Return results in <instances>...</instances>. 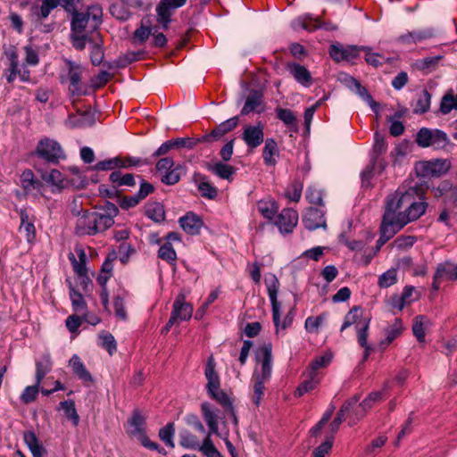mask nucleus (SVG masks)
I'll return each instance as SVG.
<instances>
[{
  "label": "nucleus",
  "instance_id": "nucleus-24",
  "mask_svg": "<svg viewBox=\"0 0 457 457\" xmlns=\"http://www.w3.org/2000/svg\"><path fill=\"white\" fill-rule=\"evenodd\" d=\"M68 77L70 79L69 90L72 95H80L79 84L81 81L82 68L78 63L66 61Z\"/></svg>",
  "mask_w": 457,
  "mask_h": 457
},
{
  "label": "nucleus",
  "instance_id": "nucleus-28",
  "mask_svg": "<svg viewBox=\"0 0 457 457\" xmlns=\"http://www.w3.org/2000/svg\"><path fill=\"white\" fill-rule=\"evenodd\" d=\"M264 283L266 285L268 295L271 303L272 312H277L278 305H280L278 301L279 281L274 274H268L265 277Z\"/></svg>",
  "mask_w": 457,
  "mask_h": 457
},
{
  "label": "nucleus",
  "instance_id": "nucleus-30",
  "mask_svg": "<svg viewBox=\"0 0 457 457\" xmlns=\"http://www.w3.org/2000/svg\"><path fill=\"white\" fill-rule=\"evenodd\" d=\"M23 440L30 450L33 457H43L46 450L42 445H40L36 434L33 431L24 432Z\"/></svg>",
  "mask_w": 457,
  "mask_h": 457
},
{
  "label": "nucleus",
  "instance_id": "nucleus-16",
  "mask_svg": "<svg viewBox=\"0 0 457 457\" xmlns=\"http://www.w3.org/2000/svg\"><path fill=\"white\" fill-rule=\"evenodd\" d=\"M298 222V212L294 209H284L278 215L275 224L281 233H291Z\"/></svg>",
  "mask_w": 457,
  "mask_h": 457
},
{
  "label": "nucleus",
  "instance_id": "nucleus-8",
  "mask_svg": "<svg viewBox=\"0 0 457 457\" xmlns=\"http://www.w3.org/2000/svg\"><path fill=\"white\" fill-rule=\"evenodd\" d=\"M271 350L272 346L270 343H264L258 348L255 357L257 361L260 362L261 368L260 370L258 368L255 369L253 377L265 380H269L270 378L272 370Z\"/></svg>",
  "mask_w": 457,
  "mask_h": 457
},
{
  "label": "nucleus",
  "instance_id": "nucleus-42",
  "mask_svg": "<svg viewBox=\"0 0 457 457\" xmlns=\"http://www.w3.org/2000/svg\"><path fill=\"white\" fill-rule=\"evenodd\" d=\"M59 4L60 0H42L41 5L33 7V11L35 10V13L39 20H45Z\"/></svg>",
  "mask_w": 457,
  "mask_h": 457
},
{
  "label": "nucleus",
  "instance_id": "nucleus-54",
  "mask_svg": "<svg viewBox=\"0 0 457 457\" xmlns=\"http://www.w3.org/2000/svg\"><path fill=\"white\" fill-rule=\"evenodd\" d=\"M51 361L49 358H46L44 361H37L36 363V382L37 386L41 385V382L45 376L51 370Z\"/></svg>",
  "mask_w": 457,
  "mask_h": 457
},
{
  "label": "nucleus",
  "instance_id": "nucleus-44",
  "mask_svg": "<svg viewBox=\"0 0 457 457\" xmlns=\"http://www.w3.org/2000/svg\"><path fill=\"white\" fill-rule=\"evenodd\" d=\"M145 214L155 222H161L165 218L164 208L159 203L149 204L145 208Z\"/></svg>",
  "mask_w": 457,
  "mask_h": 457
},
{
  "label": "nucleus",
  "instance_id": "nucleus-36",
  "mask_svg": "<svg viewBox=\"0 0 457 457\" xmlns=\"http://www.w3.org/2000/svg\"><path fill=\"white\" fill-rule=\"evenodd\" d=\"M272 320L276 328V333L278 334L280 330H285L292 325L294 320V309L290 310L281 321L280 305H278L277 312H272Z\"/></svg>",
  "mask_w": 457,
  "mask_h": 457
},
{
  "label": "nucleus",
  "instance_id": "nucleus-49",
  "mask_svg": "<svg viewBox=\"0 0 457 457\" xmlns=\"http://www.w3.org/2000/svg\"><path fill=\"white\" fill-rule=\"evenodd\" d=\"M158 257L170 264H174L177 260V253L170 242L163 244L158 251Z\"/></svg>",
  "mask_w": 457,
  "mask_h": 457
},
{
  "label": "nucleus",
  "instance_id": "nucleus-39",
  "mask_svg": "<svg viewBox=\"0 0 457 457\" xmlns=\"http://www.w3.org/2000/svg\"><path fill=\"white\" fill-rule=\"evenodd\" d=\"M209 170L213 174L217 175L223 179H231V177L235 173L236 170L234 167L223 163L221 162H215L212 165H209Z\"/></svg>",
  "mask_w": 457,
  "mask_h": 457
},
{
  "label": "nucleus",
  "instance_id": "nucleus-50",
  "mask_svg": "<svg viewBox=\"0 0 457 457\" xmlns=\"http://www.w3.org/2000/svg\"><path fill=\"white\" fill-rule=\"evenodd\" d=\"M61 406L67 419L71 420L73 426L77 427L79 422V416L76 411L73 401H64L61 403Z\"/></svg>",
  "mask_w": 457,
  "mask_h": 457
},
{
  "label": "nucleus",
  "instance_id": "nucleus-11",
  "mask_svg": "<svg viewBox=\"0 0 457 457\" xmlns=\"http://www.w3.org/2000/svg\"><path fill=\"white\" fill-rule=\"evenodd\" d=\"M456 279L457 272L454 267V263L450 261H445L437 264L436 266V272L433 277L432 288L435 291H437L442 281H454Z\"/></svg>",
  "mask_w": 457,
  "mask_h": 457
},
{
  "label": "nucleus",
  "instance_id": "nucleus-59",
  "mask_svg": "<svg viewBox=\"0 0 457 457\" xmlns=\"http://www.w3.org/2000/svg\"><path fill=\"white\" fill-rule=\"evenodd\" d=\"M120 165H122V159L114 157L97 162L92 169L94 170H110L114 168H119Z\"/></svg>",
  "mask_w": 457,
  "mask_h": 457
},
{
  "label": "nucleus",
  "instance_id": "nucleus-3",
  "mask_svg": "<svg viewBox=\"0 0 457 457\" xmlns=\"http://www.w3.org/2000/svg\"><path fill=\"white\" fill-rule=\"evenodd\" d=\"M102 8L97 4L90 5L86 12H75L71 17V30L73 33L95 32L102 23Z\"/></svg>",
  "mask_w": 457,
  "mask_h": 457
},
{
  "label": "nucleus",
  "instance_id": "nucleus-15",
  "mask_svg": "<svg viewBox=\"0 0 457 457\" xmlns=\"http://www.w3.org/2000/svg\"><path fill=\"white\" fill-rule=\"evenodd\" d=\"M193 306L186 302V296L183 293H179L172 305L170 316L178 322L188 320L192 317Z\"/></svg>",
  "mask_w": 457,
  "mask_h": 457
},
{
  "label": "nucleus",
  "instance_id": "nucleus-48",
  "mask_svg": "<svg viewBox=\"0 0 457 457\" xmlns=\"http://www.w3.org/2000/svg\"><path fill=\"white\" fill-rule=\"evenodd\" d=\"M175 434V428L172 422L168 423L166 426L162 428L159 431L160 439L169 447L174 448L175 444L173 441Z\"/></svg>",
  "mask_w": 457,
  "mask_h": 457
},
{
  "label": "nucleus",
  "instance_id": "nucleus-61",
  "mask_svg": "<svg viewBox=\"0 0 457 457\" xmlns=\"http://www.w3.org/2000/svg\"><path fill=\"white\" fill-rule=\"evenodd\" d=\"M306 198L310 204L323 205L322 191L315 186H310L306 190Z\"/></svg>",
  "mask_w": 457,
  "mask_h": 457
},
{
  "label": "nucleus",
  "instance_id": "nucleus-32",
  "mask_svg": "<svg viewBox=\"0 0 457 457\" xmlns=\"http://www.w3.org/2000/svg\"><path fill=\"white\" fill-rule=\"evenodd\" d=\"M23 440L30 450L33 457H43L46 450L42 445H40L36 434L33 431L24 432Z\"/></svg>",
  "mask_w": 457,
  "mask_h": 457
},
{
  "label": "nucleus",
  "instance_id": "nucleus-21",
  "mask_svg": "<svg viewBox=\"0 0 457 457\" xmlns=\"http://www.w3.org/2000/svg\"><path fill=\"white\" fill-rule=\"evenodd\" d=\"M287 70L296 82L305 87H309L312 83L311 72L303 65L296 62H288Z\"/></svg>",
  "mask_w": 457,
  "mask_h": 457
},
{
  "label": "nucleus",
  "instance_id": "nucleus-33",
  "mask_svg": "<svg viewBox=\"0 0 457 457\" xmlns=\"http://www.w3.org/2000/svg\"><path fill=\"white\" fill-rule=\"evenodd\" d=\"M257 210L267 220H272L278 211L277 203L271 198L262 199L257 202Z\"/></svg>",
  "mask_w": 457,
  "mask_h": 457
},
{
  "label": "nucleus",
  "instance_id": "nucleus-62",
  "mask_svg": "<svg viewBox=\"0 0 457 457\" xmlns=\"http://www.w3.org/2000/svg\"><path fill=\"white\" fill-rule=\"evenodd\" d=\"M326 319V315L324 313L313 317L310 316L305 320L304 327L305 329L310 333H315L318 331L320 325L323 323V321Z\"/></svg>",
  "mask_w": 457,
  "mask_h": 457
},
{
  "label": "nucleus",
  "instance_id": "nucleus-46",
  "mask_svg": "<svg viewBox=\"0 0 457 457\" xmlns=\"http://www.w3.org/2000/svg\"><path fill=\"white\" fill-rule=\"evenodd\" d=\"M348 80L351 83L350 85L354 86V87L356 88L357 94L370 104V106L371 107V109L374 112H377L378 104L373 100L372 96L368 93L367 89L364 87H362L361 85V83L353 77H349Z\"/></svg>",
  "mask_w": 457,
  "mask_h": 457
},
{
  "label": "nucleus",
  "instance_id": "nucleus-7",
  "mask_svg": "<svg viewBox=\"0 0 457 457\" xmlns=\"http://www.w3.org/2000/svg\"><path fill=\"white\" fill-rule=\"evenodd\" d=\"M416 142L421 147H433L434 149H445L450 143L446 133L440 129L422 128L416 136Z\"/></svg>",
  "mask_w": 457,
  "mask_h": 457
},
{
  "label": "nucleus",
  "instance_id": "nucleus-37",
  "mask_svg": "<svg viewBox=\"0 0 457 457\" xmlns=\"http://www.w3.org/2000/svg\"><path fill=\"white\" fill-rule=\"evenodd\" d=\"M277 118L281 120L287 128L297 130V120L294 112L290 109L278 107L276 109Z\"/></svg>",
  "mask_w": 457,
  "mask_h": 457
},
{
  "label": "nucleus",
  "instance_id": "nucleus-57",
  "mask_svg": "<svg viewBox=\"0 0 457 457\" xmlns=\"http://www.w3.org/2000/svg\"><path fill=\"white\" fill-rule=\"evenodd\" d=\"M70 298L71 300L73 309L76 312H80L86 309L87 304L82 295L73 288L71 283H70Z\"/></svg>",
  "mask_w": 457,
  "mask_h": 457
},
{
  "label": "nucleus",
  "instance_id": "nucleus-27",
  "mask_svg": "<svg viewBox=\"0 0 457 457\" xmlns=\"http://www.w3.org/2000/svg\"><path fill=\"white\" fill-rule=\"evenodd\" d=\"M179 224L187 234L196 235L199 233L203 222L197 215L188 212L179 219Z\"/></svg>",
  "mask_w": 457,
  "mask_h": 457
},
{
  "label": "nucleus",
  "instance_id": "nucleus-13",
  "mask_svg": "<svg viewBox=\"0 0 457 457\" xmlns=\"http://www.w3.org/2000/svg\"><path fill=\"white\" fill-rule=\"evenodd\" d=\"M242 139L248 148L254 149L264 141L263 125L259 122L256 125H247L244 128Z\"/></svg>",
  "mask_w": 457,
  "mask_h": 457
},
{
  "label": "nucleus",
  "instance_id": "nucleus-55",
  "mask_svg": "<svg viewBox=\"0 0 457 457\" xmlns=\"http://www.w3.org/2000/svg\"><path fill=\"white\" fill-rule=\"evenodd\" d=\"M431 96L427 90H423L419 98L417 99L414 112L417 113L426 112L430 106Z\"/></svg>",
  "mask_w": 457,
  "mask_h": 457
},
{
  "label": "nucleus",
  "instance_id": "nucleus-9",
  "mask_svg": "<svg viewBox=\"0 0 457 457\" xmlns=\"http://www.w3.org/2000/svg\"><path fill=\"white\" fill-rule=\"evenodd\" d=\"M187 0H161L156 7V21L163 29H167L174 12L184 6Z\"/></svg>",
  "mask_w": 457,
  "mask_h": 457
},
{
  "label": "nucleus",
  "instance_id": "nucleus-60",
  "mask_svg": "<svg viewBox=\"0 0 457 457\" xmlns=\"http://www.w3.org/2000/svg\"><path fill=\"white\" fill-rule=\"evenodd\" d=\"M39 388L40 386L37 384L26 386L21 395V401L25 404L34 402L37 399Z\"/></svg>",
  "mask_w": 457,
  "mask_h": 457
},
{
  "label": "nucleus",
  "instance_id": "nucleus-12",
  "mask_svg": "<svg viewBox=\"0 0 457 457\" xmlns=\"http://www.w3.org/2000/svg\"><path fill=\"white\" fill-rule=\"evenodd\" d=\"M437 31L434 28H425L403 34L398 37L397 41L407 46L419 44L435 37Z\"/></svg>",
  "mask_w": 457,
  "mask_h": 457
},
{
  "label": "nucleus",
  "instance_id": "nucleus-47",
  "mask_svg": "<svg viewBox=\"0 0 457 457\" xmlns=\"http://www.w3.org/2000/svg\"><path fill=\"white\" fill-rule=\"evenodd\" d=\"M110 180L116 184L118 187L120 186H135L134 176L130 173L122 174L120 171H112L110 174Z\"/></svg>",
  "mask_w": 457,
  "mask_h": 457
},
{
  "label": "nucleus",
  "instance_id": "nucleus-64",
  "mask_svg": "<svg viewBox=\"0 0 457 457\" xmlns=\"http://www.w3.org/2000/svg\"><path fill=\"white\" fill-rule=\"evenodd\" d=\"M396 281V270L395 269L388 270L378 278V285L380 287H389L395 284Z\"/></svg>",
  "mask_w": 457,
  "mask_h": 457
},
{
  "label": "nucleus",
  "instance_id": "nucleus-23",
  "mask_svg": "<svg viewBox=\"0 0 457 457\" xmlns=\"http://www.w3.org/2000/svg\"><path fill=\"white\" fill-rule=\"evenodd\" d=\"M21 186L26 194L40 193L43 188V183L37 179L33 171L26 169L21 175Z\"/></svg>",
  "mask_w": 457,
  "mask_h": 457
},
{
  "label": "nucleus",
  "instance_id": "nucleus-41",
  "mask_svg": "<svg viewBox=\"0 0 457 457\" xmlns=\"http://www.w3.org/2000/svg\"><path fill=\"white\" fill-rule=\"evenodd\" d=\"M319 383L320 379L318 378L317 374H314L313 372L312 374L307 371V378L298 386L295 392V395H303L304 394L313 390L318 386Z\"/></svg>",
  "mask_w": 457,
  "mask_h": 457
},
{
  "label": "nucleus",
  "instance_id": "nucleus-35",
  "mask_svg": "<svg viewBox=\"0 0 457 457\" xmlns=\"http://www.w3.org/2000/svg\"><path fill=\"white\" fill-rule=\"evenodd\" d=\"M358 401H359V397L355 395L341 407L337 417L334 419V420L330 424V428H331V430L333 433H336L338 430L340 424L344 420L345 413L349 412L350 411H353V406L356 405Z\"/></svg>",
  "mask_w": 457,
  "mask_h": 457
},
{
  "label": "nucleus",
  "instance_id": "nucleus-25",
  "mask_svg": "<svg viewBox=\"0 0 457 457\" xmlns=\"http://www.w3.org/2000/svg\"><path fill=\"white\" fill-rule=\"evenodd\" d=\"M404 329L402 320L395 319L392 324L386 326L384 329L386 337L380 342V347H387L395 339L400 337Z\"/></svg>",
  "mask_w": 457,
  "mask_h": 457
},
{
  "label": "nucleus",
  "instance_id": "nucleus-40",
  "mask_svg": "<svg viewBox=\"0 0 457 457\" xmlns=\"http://www.w3.org/2000/svg\"><path fill=\"white\" fill-rule=\"evenodd\" d=\"M261 104L262 96L256 92L252 93L247 96L245 103L241 110V114L247 115L252 112H261V110L258 109Z\"/></svg>",
  "mask_w": 457,
  "mask_h": 457
},
{
  "label": "nucleus",
  "instance_id": "nucleus-63",
  "mask_svg": "<svg viewBox=\"0 0 457 457\" xmlns=\"http://www.w3.org/2000/svg\"><path fill=\"white\" fill-rule=\"evenodd\" d=\"M374 403L371 400L370 396L368 395L359 405L353 406V411L357 420L364 417L365 413L370 410L373 406Z\"/></svg>",
  "mask_w": 457,
  "mask_h": 457
},
{
  "label": "nucleus",
  "instance_id": "nucleus-52",
  "mask_svg": "<svg viewBox=\"0 0 457 457\" xmlns=\"http://www.w3.org/2000/svg\"><path fill=\"white\" fill-rule=\"evenodd\" d=\"M99 338L101 340L100 345L107 350V352L112 355L117 350V344L114 337L109 332H102L99 335Z\"/></svg>",
  "mask_w": 457,
  "mask_h": 457
},
{
  "label": "nucleus",
  "instance_id": "nucleus-58",
  "mask_svg": "<svg viewBox=\"0 0 457 457\" xmlns=\"http://www.w3.org/2000/svg\"><path fill=\"white\" fill-rule=\"evenodd\" d=\"M72 46L77 50H83L86 47V43L91 44L94 40L92 37H89L84 33H73L71 34Z\"/></svg>",
  "mask_w": 457,
  "mask_h": 457
},
{
  "label": "nucleus",
  "instance_id": "nucleus-45",
  "mask_svg": "<svg viewBox=\"0 0 457 457\" xmlns=\"http://www.w3.org/2000/svg\"><path fill=\"white\" fill-rule=\"evenodd\" d=\"M102 40H93L90 44V59L93 65L97 66L101 64L104 60V53L102 46Z\"/></svg>",
  "mask_w": 457,
  "mask_h": 457
},
{
  "label": "nucleus",
  "instance_id": "nucleus-17",
  "mask_svg": "<svg viewBox=\"0 0 457 457\" xmlns=\"http://www.w3.org/2000/svg\"><path fill=\"white\" fill-rule=\"evenodd\" d=\"M238 123V118L232 117L220 124H219L216 128H214L209 134L204 135L200 139H198V142H212L219 140L228 132L233 130Z\"/></svg>",
  "mask_w": 457,
  "mask_h": 457
},
{
  "label": "nucleus",
  "instance_id": "nucleus-4",
  "mask_svg": "<svg viewBox=\"0 0 457 457\" xmlns=\"http://www.w3.org/2000/svg\"><path fill=\"white\" fill-rule=\"evenodd\" d=\"M111 228L110 218H102L100 212L85 211L78 215L75 234L79 237L93 236Z\"/></svg>",
  "mask_w": 457,
  "mask_h": 457
},
{
  "label": "nucleus",
  "instance_id": "nucleus-31",
  "mask_svg": "<svg viewBox=\"0 0 457 457\" xmlns=\"http://www.w3.org/2000/svg\"><path fill=\"white\" fill-rule=\"evenodd\" d=\"M23 440L30 450L33 457H43L46 450L42 445H40L36 434L33 431L24 432Z\"/></svg>",
  "mask_w": 457,
  "mask_h": 457
},
{
  "label": "nucleus",
  "instance_id": "nucleus-38",
  "mask_svg": "<svg viewBox=\"0 0 457 457\" xmlns=\"http://www.w3.org/2000/svg\"><path fill=\"white\" fill-rule=\"evenodd\" d=\"M21 226L20 231L25 232L28 242H31L36 236L35 226L32 221L29 220V214L26 210L20 211Z\"/></svg>",
  "mask_w": 457,
  "mask_h": 457
},
{
  "label": "nucleus",
  "instance_id": "nucleus-51",
  "mask_svg": "<svg viewBox=\"0 0 457 457\" xmlns=\"http://www.w3.org/2000/svg\"><path fill=\"white\" fill-rule=\"evenodd\" d=\"M268 380L258 379L257 378L253 377V401L257 406L260 404L261 400L264 395V384Z\"/></svg>",
  "mask_w": 457,
  "mask_h": 457
},
{
  "label": "nucleus",
  "instance_id": "nucleus-18",
  "mask_svg": "<svg viewBox=\"0 0 457 457\" xmlns=\"http://www.w3.org/2000/svg\"><path fill=\"white\" fill-rule=\"evenodd\" d=\"M196 142L194 138L191 137H178L174 139L168 140L161 145V146L154 153V157H159L161 155L166 154L172 149H180V148H193Z\"/></svg>",
  "mask_w": 457,
  "mask_h": 457
},
{
  "label": "nucleus",
  "instance_id": "nucleus-43",
  "mask_svg": "<svg viewBox=\"0 0 457 457\" xmlns=\"http://www.w3.org/2000/svg\"><path fill=\"white\" fill-rule=\"evenodd\" d=\"M451 167V162L446 159H436L428 162L429 171L436 176L446 173Z\"/></svg>",
  "mask_w": 457,
  "mask_h": 457
},
{
  "label": "nucleus",
  "instance_id": "nucleus-1",
  "mask_svg": "<svg viewBox=\"0 0 457 457\" xmlns=\"http://www.w3.org/2000/svg\"><path fill=\"white\" fill-rule=\"evenodd\" d=\"M418 189L415 187H409L404 192L398 189L386 200L403 226L418 220L426 212L428 204L424 201H416Z\"/></svg>",
  "mask_w": 457,
  "mask_h": 457
},
{
  "label": "nucleus",
  "instance_id": "nucleus-53",
  "mask_svg": "<svg viewBox=\"0 0 457 457\" xmlns=\"http://www.w3.org/2000/svg\"><path fill=\"white\" fill-rule=\"evenodd\" d=\"M208 394L212 399L218 402L225 409V411L231 410V406L233 405L232 402L223 390L215 389V391H210Z\"/></svg>",
  "mask_w": 457,
  "mask_h": 457
},
{
  "label": "nucleus",
  "instance_id": "nucleus-56",
  "mask_svg": "<svg viewBox=\"0 0 457 457\" xmlns=\"http://www.w3.org/2000/svg\"><path fill=\"white\" fill-rule=\"evenodd\" d=\"M182 170V167L180 165H178L168 171L165 172L164 175H162L161 180L162 183L166 185H175L177 184L180 179V171Z\"/></svg>",
  "mask_w": 457,
  "mask_h": 457
},
{
  "label": "nucleus",
  "instance_id": "nucleus-5",
  "mask_svg": "<svg viewBox=\"0 0 457 457\" xmlns=\"http://www.w3.org/2000/svg\"><path fill=\"white\" fill-rule=\"evenodd\" d=\"M179 444L187 449L198 450L205 457H223L215 447L210 436H205L201 443L196 436L188 430H183L179 434Z\"/></svg>",
  "mask_w": 457,
  "mask_h": 457
},
{
  "label": "nucleus",
  "instance_id": "nucleus-29",
  "mask_svg": "<svg viewBox=\"0 0 457 457\" xmlns=\"http://www.w3.org/2000/svg\"><path fill=\"white\" fill-rule=\"evenodd\" d=\"M262 151L263 162L267 166H275L276 157L279 155L278 144L273 138H267Z\"/></svg>",
  "mask_w": 457,
  "mask_h": 457
},
{
  "label": "nucleus",
  "instance_id": "nucleus-34",
  "mask_svg": "<svg viewBox=\"0 0 457 457\" xmlns=\"http://www.w3.org/2000/svg\"><path fill=\"white\" fill-rule=\"evenodd\" d=\"M70 366L72 369L73 373L81 380L85 382H90L92 381V376L88 372V370L86 369L85 365L81 361L80 358L74 354L70 361Z\"/></svg>",
  "mask_w": 457,
  "mask_h": 457
},
{
  "label": "nucleus",
  "instance_id": "nucleus-20",
  "mask_svg": "<svg viewBox=\"0 0 457 457\" xmlns=\"http://www.w3.org/2000/svg\"><path fill=\"white\" fill-rule=\"evenodd\" d=\"M361 47L356 46H347L345 47L338 45H332L329 49V54L336 62L344 60L350 61L358 56Z\"/></svg>",
  "mask_w": 457,
  "mask_h": 457
},
{
  "label": "nucleus",
  "instance_id": "nucleus-19",
  "mask_svg": "<svg viewBox=\"0 0 457 457\" xmlns=\"http://www.w3.org/2000/svg\"><path fill=\"white\" fill-rule=\"evenodd\" d=\"M303 222L304 227L309 230H314L319 228H326V219L324 212L320 209L311 207L309 208L303 217Z\"/></svg>",
  "mask_w": 457,
  "mask_h": 457
},
{
  "label": "nucleus",
  "instance_id": "nucleus-22",
  "mask_svg": "<svg viewBox=\"0 0 457 457\" xmlns=\"http://www.w3.org/2000/svg\"><path fill=\"white\" fill-rule=\"evenodd\" d=\"M145 418L138 411H134L132 416L128 420L127 433L139 440L142 436H145Z\"/></svg>",
  "mask_w": 457,
  "mask_h": 457
},
{
  "label": "nucleus",
  "instance_id": "nucleus-14",
  "mask_svg": "<svg viewBox=\"0 0 457 457\" xmlns=\"http://www.w3.org/2000/svg\"><path fill=\"white\" fill-rule=\"evenodd\" d=\"M201 411L203 418L208 427L206 435L210 436L211 438L212 435L221 436V433L219 431L218 428L219 410L212 406L210 403L204 402L201 404Z\"/></svg>",
  "mask_w": 457,
  "mask_h": 457
},
{
  "label": "nucleus",
  "instance_id": "nucleus-6",
  "mask_svg": "<svg viewBox=\"0 0 457 457\" xmlns=\"http://www.w3.org/2000/svg\"><path fill=\"white\" fill-rule=\"evenodd\" d=\"M34 154L52 164H57L66 157L61 145L56 140L49 137H44L38 141Z\"/></svg>",
  "mask_w": 457,
  "mask_h": 457
},
{
  "label": "nucleus",
  "instance_id": "nucleus-2",
  "mask_svg": "<svg viewBox=\"0 0 457 457\" xmlns=\"http://www.w3.org/2000/svg\"><path fill=\"white\" fill-rule=\"evenodd\" d=\"M370 320L371 318L369 315H365L360 307L354 306L345 315V321L340 328L342 332L350 326L355 325L358 344L364 349V361L368 359L372 351L371 345L368 343Z\"/></svg>",
  "mask_w": 457,
  "mask_h": 457
},
{
  "label": "nucleus",
  "instance_id": "nucleus-10",
  "mask_svg": "<svg viewBox=\"0 0 457 457\" xmlns=\"http://www.w3.org/2000/svg\"><path fill=\"white\" fill-rule=\"evenodd\" d=\"M403 227L396 212L390 208V205L386 202L383 220L380 226V236L386 240H389Z\"/></svg>",
  "mask_w": 457,
  "mask_h": 457
},
{
  "label": "nucleus",
  "instance_id": "nucleus-26",
  "mask_svg": "<svg viewBox=\"0 0 457 457\" xmlns=\"http://www.w3.org/2000/svg\"><path fill=\"white\" fill-rule=\"evenodd\" d=\"M204 375L207 379V392L215 391V389H220V377L217 371L215 370V361L212 356L208 358L204 370Z\"/></svg>",
  "mask_w": 457,
  "mask_h": 457
}]
</instances>
